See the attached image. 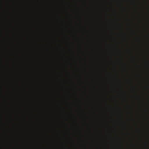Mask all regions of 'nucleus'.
I'll return each instance as SVG.
<instances>
[{"label":"nucleus","mask_w":149,"mask_h":149,"mask_svg":"<svg viewBox=\"0 0 149 149\" xmlns=\"http://www.w3.org/2000/svg\"><path fill=\"white\" fill-rule=\"evenodd\" d=\"M12 0H6V13L7 16L6 19L7 20V24L6 25V29L7 31H10L11 30H13L14 28L12 26V24L9 22V3L10 2H13Z\"/></svg>","instance_id":"f257e3e1"},{"label":"nucleus","mask_w":149,"mask_h":149,"mask_svg":"<svg viewBox=\"0 0 149 149\" xmlns=\"http://www.w3.org/2000/svg\"><path fill=\"white\" fill-rule=\"evenodd\" d=\"M7 68L8 67H7ZM8 68H7V91L8 93L10 91V89L9 87V71L8 70Z\"/></svg>","instance_id":"f03ea898"},{"label":"nucleus","mask_w":149,"mask_h":149,"mask_svg":"<svg viewBox=\"0 0 149 149\" xmlns=\"http://www.w3.org/2000/svg\"><path fill=\"white\" fill-rule=\"evenodd\" d=\"M8 96H7V98H8ZM6 102L7 103V104L6 105V107L7 108V112H9V104H8L9 103V100H8V99H7L6 100Z\"/></svg>","instance_id":"7ed1b4c3"},{"label":"nucleus","mask_w":149,"mask_h":149,"mask_svg":"<svg viewBox=\"0 0 149 149\" xmlns=\"http://www.w3.org/2000/svg\"><path fill=\"white\" fill-rule=\"evenodd\" d=\"M7 132L6 133V135L7 136V144H8V143H9V132H8V125L7 126Z\"/></svg>","instance_id":"20e7f679"},{"label":"nucleus","mask_w":149,"mask_h":149,"mask_svg":"<svg viewBox=\"0 0 149 149\" xmlns=\"http://www.w3.org/2000/svg\"><path fill=\"white\" fill-rule=\"evenodd\" d=\"M6 49H7V51H9V46H7L6 47Z\"/></svg>","instance_id":"39448f33"},{"label":"nucleus","mask_w":149,"mask_h":149,"mask_svg":"<svg viewBox=\"0 0 149 149\" xmlns=\"http://www.w3.org/2000/svg\"><path fill=\"white\" fill-rule=\"evenodd\" d=\"M10 118L11 120L12 119V115H11V114H10Z\"/></svg>","instance_id":"423d86ee"},{"label":"nucleus","mask_w":149,"mask_h":149,"mask_svg":"<svg viewBox=\"0 0 149 149\" xmlns=\"http://www.w3.org/2000/svg\"><path fill=\"white\" fill-rule=\"evenodd\" d=\"M10 146H11V144H10Z\"/></svg>","instance_id":"0eeeda50"},{"label":"nucleus","mask_w":149,"mask_h":149,"mask_svg":"<svg viewBox=\"0 0 149 149\" xmlns=\"http://www.w3.org/2000/svg\"><path fill=\"white\" fill-rule=\"evenodd\" d=\"M7 40V41H8V40Z\"/></svg>","instance_id":"6e6552de"}]
</instances>
